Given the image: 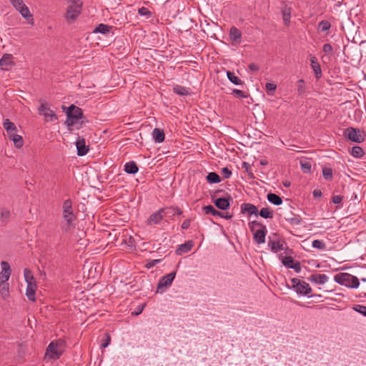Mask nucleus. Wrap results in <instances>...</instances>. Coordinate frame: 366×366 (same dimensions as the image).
<instances>
[{"mask_svg": "<svg viewBox=\"0 0 366 366\" xmlns=\"http://www.w3.org/2000/svg\"><path fill=\"white\" fill-rule=\"evenodd\" d=\"M111 337L108 333H104L103 337L100 340V346L102 348H106L110 343Z\"/></svg>", "mask_w": 366, "mask_h": 366, "instance_id": "obj_42", "label": "nucleus"}, {"mask_svg": "<svg viewBox=\"0 0 366 366\" xmlns=\"http://www.w3.org/2000/svg\"><path fill=\"white\" fill-rule=\"evenodd\" d=\"M284 218L287 222L292 225H298L302 222V218L300 215L293 214L291 208H288V212L285 214Z\"/></svg>", "mask_w": 366, "mask_h": 366, "instance_id": "obj_16", "label": "nucleus"}, {"mask_svg": "<svg viewBox=\"0 0 366 366\" xmlns=\"http://www.w3.org/2000/svg\"><path fill=\"white\" fill-rule=\"evenodd\" d=\"M227 76L229 80L235 85H242L243 84V81L237 76H235L234 72L230 71H227Z\"/></svg>", "mask_w": 366, "mask_h": 366, "instance_id": "obj_36", "label": "nucleus"}, {"mask_svg": "<svg viewBox=\"0 0 366 366\" xmlns=\"http://www.w3.org/2000/svg\"><path fill=\"white\" fill-rule=\"evenodd\" d=\"M310 62H311V66L314 71L315 77L317 79H320L322 76V74L321 66H320V63L318 62L317 59L315 56H312L310 58Z\"/></svg>", "mask_w": 366, "mask_h": 366, "instance_id": "obj_22", "label": "nucleus"}, {"mask_svg": "<svg viewBox=\"0 0 366 366\" xmlns=\"http://www.w3.org/2000/svg\"><path fill=\"white\" fill-rule=\"evenodd\" d=\"M38 110L39 114L44 116L45 120L47 122H53L57 119V116L55 112L48 107L46 103H42Z\"/></svg>", "mask_w": 366, "mask_h": 366, "instance_id": "obj_12", "label": "nucleus"}, {"mask_svg": "<svg viewBox=\"0 0 366 366\" xmlns=\"http://www.w3.org/2000/svg\"><path fill=\"white\" fill-rule=\"evenodd\" d=\"M3 127L6 130L8 138L13 142L16 148H21L24 145L23 137L17 134L18 129L16 126L9 119L4 120Z\"/></svg>", "mask_w": 366, "mask_h": 366, "instance_id": "obj_2", "label": "nucleus"}, {"mask_svg": "<svg viewBox=\"0 0 366 366\" xmlns=\"http://www.w3.org/2000/svg\"><path fill=\"white\" fill-rule=\"evenodd\" d=\"M343 199V197L341 195H335L332 198V201L334 204H340Z\"/></svg>", "mask_w": 366, "mask_h": 366, "instance_id": "obj_52", "label": "nucleus"}, {"mask_svg": "<svg viewBox=\"0 0 366 366\" xmlns=\"http://www.w3.org/2000/svg\"><path fill=\"white\" fill-rule=\"evenodd\" d=\"M175 275L176 272H174L161 277L157 285V292L162 293L165 290L166 288L169 287L172 285Z\"/></svg>", "mask_w": 366, "mask_h": 366, "instance_id": "obj_11", "label": "nucleus"}, {"mask_svg": "<svg viewBox=\"0 0 366 366\" xmlns=\"http://www.w3.org/2000/svg\"><path fill=\"white\" fill-rule=\"evenodd\" d=\"M292 282L293 287L298 294L307 295L311 292L312 289L307 282L296 278L292 279Z\"/></svg>", "mask_w": 366, "mask_h": 366, "instance_id": "obj_9", "label": "nucleus"}, {"mask_svg": "<svg viewBox=\"0 0 366 366\" xmlns=\"http://www.w3.org/2000/svg\"><path fill=\"white\" fill-rule=\"evenodd\" d=\"M93 189H94V191H93V194H94V195H97V194H96V191H97V192H100V190H99V189H97V188H96L95 187H93Z\"/></svg>", "mask_w": 366, "mask_h": 366, "instance_id": "obj_62", "label": "nucleus"}, {"mask_svg": "<svg viewBox=\"0 0 366 366\" xmlns=\"http://www.w3.org/2000/svg\"><path fill=\"white\" fill-rule=\"evenodd\" d=\"M248 67L249 69L252 71H257L259 69V67L254 63L249 64Z\"/></svg>", "mask_w": 366, "mask_h": 366, "instance_id": "obj_56", "label": "nucleus"}, {"mask_svg": "<svg viewBox=\"0 0 366 366\" xmlns=\"http://www.w3.org/2000/svg\"><path fill=\"white\" fill-rule=\"evenodd\" d=\"M37 288L36 285H27L26 290V295L29 300L35 302L36 300V290Z\"/></svg>", "mask_w": 366, "mask_h": 366, "instance_id": "obj_25", "label": "nucleus"}, {"mask_svg": "<svg viewBox=\"0 0 366 366\" xmlns=\"http://www.w3.org/2000/svg\"><path fill=\"white\" fill-rule=\"evenodd\" d=\"M301 169L304 173H310L311 172V164L308 161H300Z\"/></svg>", "mask_w": 366, "mask_h": 366, "instance_id": "obj_43", "label": "nucleus"}, {"mask_svg": "<svg viewBox=\"0 0 366 366\" xmlns=\"http://www.w3.org/2000/svg\"><path fill=\"white\" fill-rule=\"evenodd\" d=\"M68 5L65 14V19L69 24L74 23L82 10L83 3L81 0H67Z\"/></svg>", "mask_w": 366, "mask_h": 366, "instance_id": "obj_3", "label": "nucleus"}, {"mask_svg": "<svg viewBox=\"0 0 366 366\" xmlns=\"http://www.w3.org/2000/svg\"><path fill=\"white\" fill-rule=\"evenodd\" d=\"M64 352L63 342H51L47 347L45 358L48 360H56L60 357Z\"/></svg>", "mask_w": 366, "mask_h": 366, "instance_id": "obj_7", "label": "nucleus"}, {"mask_svg": "<svg viewBox=\"0 0 366 366\" xmlns=\"http://www.w3.org/2000/svg\"><path fill=\"white\" fill-rule=\"evenodd\" d=\"M152 137L155 141V142L161 143L164 142L165 138L164 132L162 129L159 128L154 129L152 132Z\"/></svg>", "mask_w": 366, "mask_h": 366, "instance_id": "obj_27", "label": "nucleus"}, {"mask_svg": "<svg viewBox=\"0 0 366 366\" xmlns=\"http://www.w3.org/2000/svg\"><path fill=\"white\" fill-rule=\"evenodd\" d=\"M112 29L113 26H112L99 24L94 29H93V34L100 33L106 36H112L114 35Z\"/></svg>", "mask_w": 366, "mask_h": 366, "instance_id": "obj_15", "label": "nucleus"}, {"mask_svg": "<svg viewBox=\"0 0 366 366\" xmlns=\"http://www.w3.org/2000/svg\"><path fill=\"white\" fill-rule=\"evenodd\" d=\"M204 213L207 214H212L213 216H219L222 218L229 219L232 217V214L229 212L223 213L217 210L212 205H207L202 207Z\"/></svg>", "mask_w": 366, "mask_h": 366, "instance_id": "obj_13", "label": "nucleus"}, {"mask_svg": "<svg viewBox=\"0 0 366 366\" xmlns=\"http://www.w3.org/2000/svg\"><path fill=\"white\" fill-rule=\"evenodd\" d=\"M345 136L350 141L357 143H361L365 140V137L362 134L360 130L353 127L346 129L345 131Z\"/></svg>", "mask_w": 366, "mask_h": 366, "instance_id": "obj_10", "label": "nucleus"}, {"mask_svg": "<svg viewBox=\"0 0 366 366\" xmlns=\"http://www.w3.org/2000/svg\"><path fill=\"white\" fill-rule=\"evenodd\" d=\"M282 19L286 25H288L290 22L291 17V9L285 6L282 9Z\"/></svg>", "mask_w": 366, "mask_h": 366, "instance_id": "obj_33", "label": "nucleus"}, {"mask_svg": "<svg viewBox=\"0 0 366 366\" xmlns=\"http://www.w3.org/2000/svg\"><path fill=\"white\" fill-rule=\"evenodd\" d=\"M95 272L98 274H101L103 270L102 267L100 265L99 263L96 264V267L94 268Z\"/></svg>", "mask_w": 366, "mask_h": 366, "instance_id": "obj_58", "label": "nucleus"}, {"mask_svg": "<svg viewBox=\"0 0 366 366\" xmlns=\"http://www.w3.org/2000/svg\"><path fill=\"white\" fill-rule=\"evenodd\" d=\"M13 56L11 54H4L2 57L0 59V66H7L11 65L13 61Z\"/></svg>", "mask_w": 366, "mask_h": 366, "instance_id": "obj_34", "label": "nucleus"}, {"mask_svg": "<svg viewBox=\"0 0 366 366\" xmlns=\"http://www.w3.org/2000/svg\"><path fill=\"white\" fill-rule=\"evenodd\" d=\"M260 164L262 165H267V161H266V160H261Z\"/></svg>", "mask_w": 366, "mask_h": 366, "instance_id": "obj_64", "label": "nucleus"}, {"mask_svg": "<svg viewBox=\"0 0 366 366\" xmlns=\"http://www.w3.org/2000/svg\"><path fill=\"white\" fill-rule=\"evenodd\" d=\"M331 27V24L327 20H322L318 24L320 31H327Z\"/></svg>", "mask_w": 366, "mask_h": 366, "instance_id": "obj_40", "label": "nucleus"}, {"mask_svg": "<svg viewBox=\"0 0 366 366\" xmlns=\"http://www.w3.org/2000/svg\"><path fill=\"white\" fill-rule=\"evenodd\" d=\"M241 212L242 214L247 213L249 216H251L252 214H254L255 216H258V209H257V207L251 203L242 204Z\"/></svg>", "mask_w": 366, "mask_h": 366, "instance_id": "obj_18", "label": "nucleus"}, {"mask_svg": "<svg viewBox=\"0 0 366 366\" xmlns=\"http://www.w3.org/2000/svg\"><path fill=\"white\" fill-rule=\"evenodd\" d=\"M282 263L287 267L295 269L297 272H300L301 270L300 263L297 261L295 262L292 257H285Z\"/></svg>", "mask_w": 366, "mask_h": 366, "instance_id": "obj_19", "label": "nucleus"}, {"mask_svg": "<svg viewBox=\"0 0 366 366\" xmlns=\"http://www.w3.org/2000/svg\"><path fill=\"white\" fill-rule=\"evenodd\" d=\"M10 211L8 210V209H3L1 211V218H2V221L4 222L6 221V219H8L10 217Z\"/></svg>", "mask_w": 366, "mask_h": 366, "instance_id": "obj_49", "label": "nucleus"}, {"mask_svg": "<svg viewBox=\"0 0 366 366\" xmlns=\"http://www.w3.org/2000/svg\"><path fill=\"white\" fill-rule=\"evenodd\" d=\"M242 36L240 31L236 27H232L230 29V37L234 41H237Z\"/></svg>", "mask_w": 366, "mask_h": 366, "instance_id": "obj_41", "label": "nucleus"}, {"mask_svg": "<svg viewBox=\"0 0 366 366\" xmlns=\"http://www.w3.org/2000/svg\"><path fill=\"white\" fill-rule=\"evenodd\" d=\"M334 280L348 288L356 289L360 285L359 280L357 277L347 272H340L335 275Z\"/></svg>", "mask_w": 366, "mask_h": 366, "instance_id": "obj_5", "label": "nucleus"}, {"mask_svg": "<svg viewBox=\"0 0 366 366\" xmlns=\"http://www.w3.org/2000/svg\"><path fill=\"white\" fill-rule=\"evenodd\" d=\"M249 227L253 233L254 240L257 244H260L265 242V236L267 232L265 225L254 220L249 223Z\"/></svg>", "mask_w": 366, "mask_h": 366, "instance_id": "obj_4", "label": "nucleus"}, {"mask_svg": "<svg viewBox=\"0 0 366 366\" xmlns=\"http://www.w3.org/2000/svg\"><path fill=\"white\" fill-rule=\"evenodd\" d=\"M258 214L264 219H272L273 218L274 212L269 208L263 207L260 209L259 212H258Z\"/></svg>", "mask_w": 366, "mask_h": 366, "instance_id": "obj_37", "label": "nucleus"}, {"mask_svg": "<svg viewBox=\"0 0 366 366\" xmlns=\"http://www.w3.org/2000/svg\"><path fill=\"white\" fill-rule=\"evenodd\" d=\"M62 109L66 114V119L65 124L69 131L74 129H79L81 124V119H82L83 113L81 109L76 107L74 104L66 107L62 106Z\"/></svg>", "mask_w": 366, "mask_h": 366, "instance_id": "obj_1", "label": "nucleus"}, {"mask_svg": "<svg viewBox=\"0 0 366 366\" xmlns=\"http://www.w3.org/2000/svg\"><path fill=\"white\" fill-rule=\"evenodd\" d=\"M283 184H284V186H285V187H289L290 186V182H285L283 183Z\"/></svg>", "mask_w": 366, "mask_h": 366, "instance_id": "obj_63", "label": "nucleus"}, {"mask_svg": "<svg viewBox=\"0 0 366 366\" xmlns=\"http://www.w3.org/2000/svg\"><path fill=\"white\" fill-rule=\"evenodd\" d=\"M267 197L268 201L274 205L279 206L282 203V198L276 194L269 193Z\"/></svg>", "mask_w": 366, "mask_h": 366, "instance_id": "obj_32", "label": "nucleus"}, {"mask_svg": "<svg viewBox=\"0 0 366 366\" xmlns=\"http://www.w3.org/2000/svg\"><path fill=\"white\" fill-rule=\"evenodd\" d=\"M222 174L225 179H229L232 175V171L227 167H224L222 169Z\"/></svg>", "mask_w": 366, "mask_h": 366, "instance_id": "obj_48", "label": "nucleus"}, {"mask_svg": "<svg viewBox=\"0 0 366 366\" xmlns=\"http://www.w3.org/2000/svg\"><path fill=\"white\" fill-rule=\"evenodd\" d=\"M191 223V219H185L183 223L182 224V228L183 229H187L189 227Z\"/></svg>", "mask_w": 366, "mask_h": 366, "instance_id": "obj_55", "label": "nucleus"}, {"mask_svg": "<svg viewBox=\"0 0 366 366\" xmlns=\"http://www.w3.org/2000/svg\"><path fill=\"white\" fill-rule=\"evenodd\" d=\"M139 14L142 16H150L151 12L149 11V9L146 7H141L138 10Z\"/></svg>", "mask_w": 366, "mask_h": 366, "instance_id": "obj_50", "label": "nucleus"}, {"mask_svg": "<svg viewBox=\"0 0 366 366\" xmlns=\"http://www.w3.org/2000/svg\"><path fill=\"white\" fill-rule=\"evenodd\" d=\"M173 91L175 94L180 96H188L190 94L189 89L182 86L181 85L174 86Z\"/></svg>", "mask_w": 366, "mask_h": 366, "instance_id": "obj_30", "label": "nucleus"}, {"mask_svg": "<svg viewBox=\"0 0 366 366\" xmlns=\"http://www.w3.org/2000/svg\"><path fill=\"white\" fill-rule=\"evenodd\" d=\"M193 245V242L191 240H189L182 244H180L176 250L177 254L182 255L184 253L189 252L192 249Z\"/></svg>", "mask_w": 366, "mask_h": 366, "instance_id": "obj_24", "label": "nucleus"}, {"mask_svg": "<svg viewBox=\"0 0 366 366\" xmlns=\"http://www.w3.org/2000/svg\"><path fill=\"white\" fill-rule=\"evenodd\" d=\"M163 218L164 215L160 209L158 211L152 213L147 219V222L149 225L157 224H159Z\"/></svg>", "mask_w": 366, "mask_h": 366, "instance_id": "obj_20", "label": "nucleus"}, {"mask_svg": "<svg viewBox=\"0 0 366 366\" xmlns=\"http://www.w3.org/2000/svg\"><path fill=\"white\" fill-rule=\"evenodd\" d=\"M232 198L229 195L228 197H219L214 201L215 206L222 210L227 209L230 206V201Z\"/></svg>", "mask_w": 366, "mask_h": 366, "instance_id": "obj_17", "label": "nucleus"}, {"mask_svg": "<svg viewBox=\"0 0 366 366\" xmlns=\"http://www.w3.org/2000/svg\"><path fill=\"white\" fill-rule=\"evenodd\" d=\"M174 209H175V214L180 215L182 214V211L177 207H174Z\"/></svg>", "mask_w": 366, "mask_h": 366, "instance_id": "obj_61", "label": "nucleus"}, {"mask_svg": "<svg viewBox=\"0 0 366 366\" xmlns=\"http://www.w3.org/2000/svg\"><path fill=\"white\" fill-rule=\"evenodd\" d=\"M297 89L299 95H302L305 92L306 88H305V83L303 79H300L297 82Z\"/></svg>", "mask_w": 366, "mask_h": 366, "instance_id": "obj_44", "label": "nucleus"}, {"mask_svg": "<svg viewBox=\"0 0 366 366\" xmlns=\"http://www.w3.org/2000/svg\"><path fill=\"white\" fill-rule=\"evenodd\" d=\"M1 271L0 272V281L8 282L11 274V269L10 264L6 262H1Z\"/></svg>", "mask_w": 366, "mask_h": 366, "instance_id": "obj_14", "label": "nucleus"}, {"mask_svg": "<svg viewBox=\"0 0 366 366\" xmlns=\"http://www.w3.org/2000/svg\"><path fill=\"white\" fill-rule=\"evenodd\" d=\"M138 170V167L134 161L127 162L124 165V171L128 174H134Z\"/></svg>", "mask_w": 366, "mask_h": 366, "instance_id": "obj_28", "label": "nucleus"}, {"mask_svg": "<svg viewBox=\"0 0 366 366\" xmlns=\"http://www.w3.org/2000/svg\"><path fill=\"white\" fill-rule=\"evenodd\" d=\"M312 245L313 247L319 249H325L326 248L325 244L319 239H315L312 242Z\"/></svg>", "mask_w": 366, "mask_h": 366, "instance_id": "obj_46", "label": "nucleus"}, {"mask_svg": "<svg viewBox=\"0 0 366 366\" xmlns=\"http://www.w3.org/2000/svg\"><path fill=\"white\" fill-rule=\"evenodd\" d=\"M322 50L326 54H332V46L330 44H325L323 45Z\"/></svg>", "mask_w": 366, "mask_h": 366, "instance_id": "obj_51", "label": "nucleus"}, {"mask_svg": "<svg viewBox=\"0 0 366 366\" xmlns=\"http://www.w3.org/2000/svg\"><path fill=\"white\" fill-rule=\"evenodd\" d=\"M207 181L210 184L219 183L221 181V178L216 172H209L206 177Z\"/></svg>", "mask_w": 366, "mask_h": 366, "instance_id": "obj_35", "label": "nucleus"}, {"mask_svg": "<svg viewBox=\"0 0 366 366\" xmlns=\"http://www.w3.org/2000/svg\"><path fill=\"white\" fill-rule=\"evenodd\" d=\"M104 245H105L104 241L102 242V244H100L99 247H97L95 249L93 248V251H95L96 253H99L100 248L102 247Z\"/></svg>", "mask_w": 366, "mask_h": 366, "instance_id": "obj_60", "label": "nucleus"}, {"mask_svg": "<svg viewBox=\"0 0 366 366\" xmlns=\"http://www.w3.org/2000/svg\"><path fill=\"white\" fill-rule=\"evenodd\" d=\"M284 244H285V242L282 241V242H280V241H274V240H272L270 238L268 241V246L270 247L271 250L274 252V253H277L280 251H282L284 249Z\"/></svg>", "mask_w": 366, "mask_h": 366, "instance_id": "obj_23", "label": "nucleus"}, {"mask_svg": "<svg viewBox=\"0 0 366 366\" xmlns=\"http://www.w3.org/2000/svg\"><path fill=\"white\" fill-rule=\"evenodd\" d=\"M308 280L318 285H324L327 280L328 277L325 274H312L308 277Z\"/></svg>", "mask_w": 366, "mask_h": 366, "instance_id": "obj_21", "label": "nucleus"}, {"mask_svg": "<svg viewBox=\"0 0 366 366\" xmlns=\"http://www.w3.org/2000/svg\"><path fill=\"white\" fill-rule=\"evenodd\" d=\"M9 1L21 16L27 21L28 24L34 25L33 15L23 0H9Z\"/></svg>", "mask_w": 366, "mask_h": 366, "instance_id": "obj_6", "label": "nucleus"}, {"mask_svg": "<svg viewBox=\"0 0 366 366\" xmlns=\"http://www.w3.org/2000/svg\"><path fill=\"white\" fill-rule=\"evenodd\" d=\"M232 94H235L238 97H241V98L246 97V95L244 94V92H242V90H239V89H233Z\"/></svg>", "mask_w": 366, "mask_h": 366, "instance_id": "obj_54", "label": "nucleus"}, {"mask_svg": "<svg viewBox=\"0 0 366 366\" xmlns=\"http://www.w3.org/2000/svg\"><path fill=\"white\" fill-rule=\"evenodd\" d=\"M77 154L79 156L85 155L89 151V147L85 145L84 139H79L76 142Z\"/></svg>", "mask_w": 366, "mask_h": 366, "instance_id": "obj_26", "label": "nucleus"}, {"mask_svg": "<svg viewBox=\"0 0 366 366\" xmlns=\"http://www.w3.org/2000/svg\"><path fill=\"white\" fill-rule=\"evenodd\" d=\"M0 294L4 299L9 297V285L8 282L0 281Z\"/></svg>", "mask_w": 366, "mask_h": 366, "instance_id": "obj_31", "label": "nucleus"}, {"mask_svg": "<svg viewBox=\"0 0 366 366\" xmlns=\"http://www.w3.org/2000/svg\"><path fill=\"white\" fill-rule=\"evenodd\" d=\"M353 310L363 316L366 317V306L361 305H355L353 307Z\"/></svg>", "mask_w": 366, "mask_h": 366, "instance_id": "obj_47", "label": "nucleus"}, {"mask_svg": "<svg viewBox=\"0 0 366 366\" xmlns=\"http://www.w3.org/2000/svg\"><path fill=\"white\" fill-rule=\"evenodd\" d=\"M161 211H162L164 217H167L169 218H173L175 215V209H174V207H167L162 208Z\"/></svg>", "mask_w": 366, "mask_h": 366, "instance_id": "obj_38", "label": "nucleus"}, {"mask_svg": "<svg viewBox=\"0 0 366 366\" xmlns=\"http://www.w3.org/2000/svg\"><path fill=\"white\" fill-rule=\"evenodd\" d=\"M322 175L325 179L326 180H332L333 174L332 169L329 167H325L322 169Z\"/></svg>", "mask_w": 366, "mask_h": 366, "instance_id": "obj_45", "label": "nucleus"}, {"mask_svg": "<svg viewBox=\"0 0 366 366\" xmlns=\"http://www.w3.org/2000/svg\"><path fill=\"white\" fill-rule=\"evenodd\" d=\"M144 307H145V305H142L138 308V310H137V311H135V312H133L132 313V315H135V316L139 315V314H141V313L142 312V311H143V310H144Z\"/></svg>", "mask_w": 366, "mask_h": 366, "instance_id": "obj_57", "label": "nucleus"}, {"mask_svg": "<svg viewBox=\"0 0 366 366\" xmlns=\"http://www.w3.org/2000/svg\"><path fill=\"white\" fill-rule=\"evenodd\" d=\"M24 280L26 282V285H36L35 278L30 269H24Z\"/></svg>", "mask_w": 366, "mask_h": 366, "instance_id": "obj_29", "label": "nucleus"}, {"mask_svg": "<svg viewBox=\"0 0 366 366\" xmlns=\"http://www.w3.org/2000/svg\"><path fill=\"white\" fill-rule=\"evenodd\" d=\"M364 151L362 147L359 146H355L352 148L351 155L356 158H360L364 155Z\"/></svg>", "mask_w": 366, "mask_h": 366, "instance_id": "obj_39", "label": "nucleus"}, {"mask_svg": "<svg viewBox=\"0 0 366 366\" xmlns=\"http://www.w3.org/2000/svg\"><path fill=\"white\" fill-rule=\"evenodd\" d=\"M63 217L67 224L66 229H69L76 219L71 199H66L63 204Z\"/></svg>", "mask_w": 366, "mask_h": 366, "instance_id": "obj_8", "label": "nucleus"}, {"mask_svg": "<svg viewBox=\"0 0 366 366\" xmlns=\"http://www.w3.org/2000/svg\"><path fill=\"white\" fill-rule=\"evenodd\" d=\"M267 91L274 92L277 89V86L274 83H267L265 85Z\"/></svg>", "mask_w": 366, "mask_h": 366, "instance_id": "obj_53", "label": "nucleus"}, {"mask_svg": "<svg viewBox=\"0 0 366 366\" xmlns=\"http://www.w3.org/2000/svg\"><path fill=\"white\" fill-rule=\"evenodd\" d=\"M315 197H320L322 196V192L320 189H315L312 192Z\"/></svg>", "mask_w": 366, "mask_h": 366, "instance_id": "obj_59", "label": "nucleus"}]
</instances>
